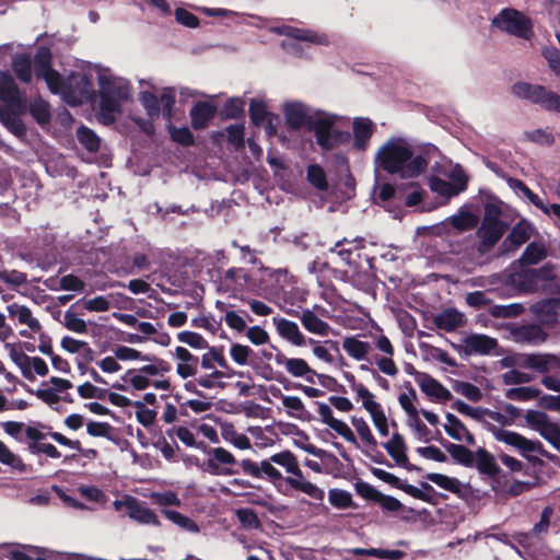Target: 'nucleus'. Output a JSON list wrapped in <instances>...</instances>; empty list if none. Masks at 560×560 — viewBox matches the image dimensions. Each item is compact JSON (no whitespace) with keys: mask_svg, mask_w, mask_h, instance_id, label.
I'll list each match as a JSON object with an SVG mask.
<instances>
[{"mask_svg":"<svg viewBox=\"0 0 560 560\" xmlns=\"http://www.w3.org/2000/svg\"><path fill=\"white\" fill-rule=\"evenodd\" d=\"M438 153V147L432 143L418 145L416 152L404 139L396 138L386 141L377 150L375 164L387 174L411 179L423 174L430 160Z\"/></svg>","mask_w":560,"mask_h":560,"instance_id":"1","label":"nucleus"},{"mask_svg":"<svg viewBox=\"0 0 560 560\" xmlns=\"http://www.w3.org/2000/svg\"><path fill=\"white\" fill-rule=\"evenodd\" d=\"M307 131L314 135L317 145L325 152L348 143L351 138L349 131L336 127V116L324 112L315 113Z\"/></svg>","mask_w":560,"mask_h":560,"instance_id":"2","label":"nucleus"},{"mask_svg":"<svg viewBox=\"0 0 560 560\" xmlns=\"http://www.w3.org/2000/svg\"><path fill=\"white\" fill-rule=\"evenodd\" d=\"M100 109L105 125L116 120L115 114L121 112L122 102L129 97V86L126 83L101 77L100 78Z\"/></svg>","mask_w":560,"mask_h":560,"instance_id":"3","label":"nucleus"},{"mask_svg":"<svg viewBox=\"0 0 560 560\" xmlns=\"http://www.w3.org/2000/svg\"><path fill=\"white\" fill-rule=\"evenodd\" d=\"M492 26L501 32L524 40L534 37V22L524 12L514 8H503L491 20Z\"/></svg>","mask_w":560,"mask_h":560,"instance_id":"4","label":"nucleus"},{"mask_svg":"<svg viewBox=\"0 0 560 560\" xmlns=\"http://www.w3.org/2000/svg\"><path fill=\"white\" fill-rule=\"evenodd\" d=\"M512 92L515 96L538 104L547 110L560 113V95L542 85L516 82L512 86Z\"/></svg>","mask_w":560,"mask_h":560,"instance_id":"5","label":"nucleus"},{"mask_svg":"<svg viewBox=\"0 0 560 560\" xmlns=\"http://www.w3.org/2000/svg\"><path fill=\"white\" fill-rule=\"evenodd\" d=\"M371 472L373 474V476H375L377 479L382 480L383 482H386V483L390 485L392 487L404 491L405 493H407L408 495H410L417 500H420V501H423V502H427L430 504H436V501L430 494V493L435 492V490L430 483H428L425 481L420 482L421 489H419L412 485H409L407 481H402L394 474L388 472L384 469L372 468Z\"/></svg>","mask_w":560,"mask_h":560,"instance_id":"6","label":"nucleus"},{"mask_svg":"<svg viewBox=\"0 0 560 560\" xmlns=\"http://www.w3.org/2000/svg\"><path fill=\"white\" fill-rule=\"evenodd\" d=\"M527 425L560 451V425L550 420L549 416L539 410H527L525 416Z\"/></svg>","mask_w":560,"mask_h":560,"instance_id":"7","label":"nucleus"},{"mask_svg":"<svg viewBox=\"0 0 560 560\" xmlns=\"http://www.w3.org/2000/svg\"><path fill=\"white\" fill-rule=\"evenodd\" d=\"M0 101L4 105L3 108H9L13 114L27 112V101L8 71H0Z\"/></svg>","mask_w":560,"mask_h":560,"instance_id":"8","label":"nucleus"},{"mask_svg":"<svg viewBox=\"0 0 560 560\" xmlns=\"http://www.w3.org/2000/svg\"><path fill=\"white\" fill-rule=\"evenodd\" d=\"M549 288L550 293H553L557 296L536 302L532 306V311L537 316L541 325L553 327L559 323L560 317V284L550 283Z\"/></svg>","mask_w":560,"mask_h":560,"instance_id":"9","label":"nucleus"},{"mask_svg":"<svg viewBox=\"0 0 560 560\" xmlns=\"http://www.w3.org/2000/svg\"><path fill=\"white\" fill-rule=\"evenodd\" d=\"M206 470L215 476H233L240 471L231 466L236 465L235 456L223 447H214L211 457L207 459Z\"/></svg>","mask_w":560,"mask_h":560,"instance_id":"10","label":"nucleus"},{"mask_svg":"<svg viewBox=\"0 0 560 560\" xmlns=\"http://www.w3.org/2000/svg\"><path fill=\"white\" fill-rule=\"evenodd\" d=\"M518 366L534 370L540 374L560 370V353H524L521 355Z\"/></svg>","mask_w":560,"mask_h":560,"instance_id":"11","label":"nucleus"},{"mask_svg":"<svg viewBox=\"0 0 560 560\" xmlns=\"http://www.w3.org/2000/svg\"><path fill=\"white\" fill-rule=\"evenodd\" d=\"M382 446L386 450L388 455L396 462L397 465L409 471H422L421 467L409 463L406 453L408 447L404 436L400 433H393L392 439L385 443H382Z\"/></svg>","mask_w":560,"mask_h":560,"instance_id":"12","label":"nucleus"},{"mask_svg":"<svg viewBox=\"0 0 560 560\" xmlns=\"http://www.w3.org/2000/svg\"><path fill=\"white\" fill-rule=\"evenodd\" d=\"M474 466H476V468L481 475H487L492 478L491 488L493 491H501V482L498 477V475L501 471V468L498 465L495 457L492 453H490L486 448L477 450Z\"/></svg>","mask_w":560,"mask_h":560,"instance_id":"13","label":"nucleus"},{"mask_svg":"<svg viewBox=\"0 0 560 560\" xmlns=\"http://www.w3.org/2000/svg\"><path fill=\"white\" fill-rule=\"evenodd\" d=\"M283 116L290 130H299L302 127L308 129V121L315 117L308 115L307 107L302 102H289L283 106Z\"/></svg>","mask_w":560,"mask_h":560,"instance_id":"14","label":"nucleus"},{"mask_svg":"<svg viewBox=\"0 0 560 560\" xmlns=\"http://www.w3.org/2000/svg\"><path fill=\"white\" fill-rule=\"evenodd\" d=\"M506 229L505 222H481L477 231V235L480 237L478 250L482 254L488 253L501 240Z\"/></svg>","mask_w":560,"mask_h":560,"instance_id":"15","label":"nucleus"},{"mask_svg":"<svg viewBox=\"0 0 560 560\" xmlns=\"http://www.w3.org/2000/svg\"><path fill=\"white\" fill-rule=\"evenodd\" d=\"M317 406V412L320 417V420L329 425L334 431H336L341 438H343L347 442L354 444L358 446V440L352 432V430L341 420H338L334 417L331 408L320 401H315Z\"/></svg>","mask_w":560,"mask_h":560,"instance_id":"16","label":"nucleus"},{"mask_svg":"<svg viewBox=\"0 0 560 560\" xmlns=\"http://www.w3.org/2000/svg\"><path fill=\"white\" fill-rule=\"evenodd\" d=\"M271 463L270 459H265L258 464L249 458H245L240 462V466L245 475L254 478H262V475H266L270 481L276 482L282 479V474Z\"/></svg>","mask_w":560,"mask_h":560,"instance_id":"17","label":"nucleus"},{"mask_svg":"<svg viewBox=\"0 0 560 560\" xmlns=\"http://www.w3.org/2000/svg\"><path fill=\"white\" fill-rule=\"evenodd\" d=\"M363 247L364 238L360 237L348 240L345 237L336 242L335 246L330 248V252L336 253L348 266L359 267V264L353 256L355 255L357 257H360L358 250Z\"/></svg>","mask_w":560,"mask_h":560,"instance_id":"18","label":"nucleus"},{"mask_svg":"<svg viewBox=\"0 0 560 560\" xmlns=\"http://www.w3.org/2000/svg\"><path fill=\"white\" fill-rule=\"evenodd\" d=\"M217 106L212 102L199 101L190 109V122L195 130H201L208 127L210 120L217 114Z\"/></svg>","mask_w":560,"mask_h":560,"instance_id":"19","label":"nucleus"},{"mask_svg":"<svg viewBox=\"0 0 560 560\" xmlns=\"http://www.w3.org/2000/svg\"><path fill=\"white\" fill-rule=\"evenodd\" d=\"M421 390L438 402H447L453 398L452 393L443 386L438 380L429 374H422L417 380Z\"/></svg>","mask_w":560,"mask_h":560,"instance_id":"20","label":"nucleus"},{"mask_svg":"<svg viewBox=\"0 0 560 560\" xmlns=\"http://www.w3.org/2000/svg\"><path fill=\"white\" fill-rule=\"evenodd\" d=\"M451 407H452V409L456 410L457 412H459L464 416L470 417L471 419L482 423V425L486 428V430L489 431L490 433H492L493 436H494V432H495L494 429H499L498 427H495L494 424L490 423L489 421H487L485 419L486 417L489 418V413H490L489 408H483V407L475 408V407L469 406L468 404H466L465 401H463L460 399L455 400Z\"/></svg>","mask_w":560,"mask_h":560,"instance_id":"21","label":"nucleus"},{"mask_svg":"<svg viewBox=\"0 0 560 560\" xmlns=\"http://www.w3.org/2000/svg\"><path fill=\"white\" fill-rule=\"evenodd\" d=\"M447 423L444 424V430L448 436L456 441H465L467 445L475 446V435L467 429L459 418L455 415L447 412L445 415Z\"/></svg>","mask_w":560,"mask_h":560,"instance_id":"22","label":"nucleus"},{"mask_svg":"<svg viewBox=\"0 0 560 560\" xmlns=\"http://www.w3.org/2000/svg\"><path fill=\"white\" fill-rule=\"evenodd\" d=\"M353 129V147L358 150H365L374 133L375 126L370 118H354Z\"/></svg>","mask_w":560,"mask_h":560,"instance_id":"23","label":"nucleus"},{"mask_svg":"<svg viewBox=\"0 0 560 560\" xmlns=\"http://www.w3.org/2000/svg\"><path fill=\"white\" fill-rule=\"evenodd\" d=\"M514 337L518 342L538 346L546 342L549 335L538 324H526L514 330Z\"/></svg>","mask_w":560,"mask_h":560,"instance_id":"24","label":"nucleus"},{"mask_svg":"<svg viewBox=\"0 0 560 560\" xmlns=\"http://www.w3.org/2000/svg\"><path fill=\"white\" fill-rule=\"evenodd\" d=\"M497 346V339L487 335H469L464 340V350L467 354H489Z\"/></svg>","mask_w":560,"mask_h":560,"instance_id":"25","label":"nucleus"},{"mask_svg":"<svg viewBox=\"0 0 560 560\" xmlns=\"http://www.w3.org/2000/svg\"><path fill=\"white\" fill-rule=\"evenodd\" d=\"M275 325L277 327L278 334L290 341L292 345L302 347L306 345L305 336L300 331V328L296 323L289 320L287 318H273Z\"/></svg>","mask_w":560,"mask_h":560,"instance_id":"26","label":"nucleus"},{"mask_svg":"<svg viewBox=\"0 0 560 560\" xmlns=\"http://www.w3.org/2000/svg\"><path fill=\"white\" fill-rule=\"evenodd\" d=\"M438 442L446 450V452L452 456V458L457 464H460L465 467L474 466L476 453L470 451L468 447L460 444L452 443L444 439L442 435H440Z\"/></svg>","mask_w":560,"mask_h":560,"instance_id":"27","label":"nucleus"},{"mask_svg":"<svg viewBox=\"0 0 560 560\" xmlns=\"http://www.w3.org/2000/svg\"><path fill=\"white\" fill-rule=\"evenodd\" d=\"M434 325L444 331L451 332L465 324L464 314L454 307L446 308L433 317Z\"/></svg>","mask_w":560,"mask_h":560,"instance_id":"28","label":"nucleus"},{"mask_svg":"<svg viewBox=\"0 0 560 560\" xmlns=\"http://www.w3.org/2000/svg\"><path fill=\"white\" fill-rule=\"evenodd\" d=\"M127 513L130 518L137 521L138 523L161 526V522L158 515L151 509L138 502L136 499H131L127 502Z\"/></svg>","mask_w":560,"mask_h":560,"instance_id":"29","label":"nucleus"},{"mask_svg":"<svg viewBox=\"0 0 560 560\" xmlns=\"http://www.w3.org/2000/svg\"><path fill=\"white\" fill-rule=\"evenodd\" d=\"M494 439L499 442H503L510 446L516 447L522 453H532L533 452V440H528L522 434L508 431L504 429H494Z\"/></svg>","mask_w":560,"mask_h":560,"instance_id":"30","label":"nucleus"},{"mask_svg":"<svg viewBox=\"0 0 560 560\" xmlns=\"http://www.w3.org/2000/svg\"><path fill=\"white\" fill-rule=\"evenodd\" d=\"M7 310L9 316L18 317L20 324L27 325V327L34 332L40 331L42 325L39 320L33 317L32 311L27 306L12 303L8 305Z\"/></svg>","mask_w":560,"mask_h":560,"instance_id":"31","label":"nucleus"},{"mask_svg":"<svg viewBox=\"0 0 560 560\" xmlns=\"http://www.w3.org/2000/svg\"><path fill=\"white\" fill-rule=\"evenodd\" d=\"M300 320L303 327L315 335L327 336L330 330V326L325 320L320 319L313 311L305 308L303 310Z\"/></svg>","mask_w":560,"mask_h":560,"instance_id":"32","label":"nucleus"},{"mask_svg":"<svg viewBox=\"0 0 560 560\" xmlns=\"http://www.w3.org/2000/svg\"><path fill=\"white\" fill-rule=\"evenodd\" d=\"M548 256V249L541 242H530L518 258L521 266H532L540 262Z\"/></svg>","mask_w":560,"mask_h":560,"instance_id":"33","label":"nucleus"},{"mask_svg":"<svg viewBox=\"0 0 560 560\" xmlns=\"http://www.w3.org/2000/svg\"><path fill=\"white\" fill-rule=\"evenodd\" d=\"M23 114H13L9 108H0V121L14 136L21 138L26 133V126L20 119Z\"/></svg>","mask_w":560,"mask_h":560,"instance_id":"34","label":"nucleus"},{"mask_svg":"<svg viewBox=\"0 0 560 560\" xmlns=\"http://www.w3.org/2000/svg\"><path fill=\"white\" fill-rule=\"evenodd\" d=\"M342 348L349 357L358 361L366 359V355L371 350L369 342L359 340L355 337H346L342 342Z\"/></svg>","mask_w":560,"mask_h":560,"instance_id":"35","label":"nucleus"},{"mask_svg":"<svg viewBox=\"0 0 560 560\" xmlns=\"http://www.w3.org/2000/svg\"><path fill=\"white\" fill-rule=\"evenodd\" d=\"M349 552L353 556H370V557H376L380 559H389V560H400L405 558L406 553L401 550L394 549H382V548H352L349 550Z\"/></svg>","mask_w":560,"mask_h":560,"instance_id":"36","label":"nucleus"},{"mask_svg":"<svg viewBox=\"0 0 560 560\" xmlns=\"http://www.w3.org/2000/svg\"><path fill=\"white\" fill-rule=\"evenodd\" d=\"M12 70L23 83L32 81V60L27 54H19L12 60Z\"/></svg>","mask_w":560,"mask_h":560,"instance_id":"37","label":"nucleus"},{"mask_svg":"<svg viewBox=\"0 0 560 560\" xmlns=\"http://www.w3.org/2000/svg\"><path fill=\"white\" fill-rule=\"evenodd\" d=\"M48 435L58 444L73 448L89 459H94L98 456V452L95 448H83L79 440H71L60 432H48Z\"/></svg>","mask_w":560,"mask_h":560,"instance_id":"38","label":"nucleus"},{"mask_svg":"<svg viewBox=\"0 0 560 560\" xmlns=\"http://www.w3.org/2000/svg\"><path fill=\"white\" fill-rule=\"evenodd\" d=\"M279 34L284 35L287 37L302 40V42H310L315 44H323L322 36L317 35L316 33L303 30L290 25H283L278 31Z\"/></svg>","mask_w":560,"mask_h":560,"instance_id":"39","label":"nucleus"},{"mask_svg":"<svg viewBox=\"0 0 560 560\" xmlns=\"http://www.w3.org/2000/svg\"><path fill=\"white\" fill-rule=\"evenodd\" d=\"M425 479L435 483L440 488L447 490L454 494L459 495L462 493V483L455 477H448L439 472H428Z\"/></svg>","mask_w":560,"mask_h":560,"instance_id":"40","label":"nucleus"},{"mask_svg":"<svg viewBox=\"0 0 560 560\" xmlns=\"http://www.w3.org/2000/svg\"><path fill=\"white\" fill-rule=\"evenodd\" d=\"M52 56L47 47H40L34 56V71L37 79H42L54 68L51 67Z\"/></svg>","mask_w":560,"mask_h":560,"instance_id":"41","label":"nucleus"},{"mask_svg":"<svg viewBox=\"0 0 560 560\" xmlns=\"http://www.w3.org/2000/svg\"><path fill=\"white\" fill-rule=\"evenodd\" d=\"M27 110L35 119V121L40 126L47 125L51 120L49 103L43 98H37L32 102L30 106H27Z\"/></svg>","mask_w":560,"mask_h":560,"instance_id":"42","label":"nucleus"},{"mask_svg":"<svg viewBox=\"0 0 560 560\" xmlns=\"http://www.w3.org/2000/svg\"><path fill=\"white\" fill-rule=\"evenodd\" d=\"M285 482L294 490H299L301 492L306 493L314 500L323 501L325 497V492L323 489L318 488L316 485L310 481L299 480L292 477H287Z\"/></svg>","mask_w":560,"mask_h":560,"instance_id":"43","label":"nucleus"},{"mask_svg":"<svg viewBox=\"0 0 560 560\" xmlns=\"http://www.w3.org/2000/svg\"><path fill=\"white\" fill-rule=\"evenodd\" d=\"M245 102L241 97H230L220 110L222 119H238L244 116Z\"/></svg>","mask_w":560,"mask_h":560,"instance_id":"44","label":"nucleus"},{"mask_svg":"<svg viewBox=\"0 0 560 560\" xmlns=\"http://www.w3.org/2000/svg\"><path fill=\"white\" fill-rule=\"evenodd\" d=\"M275 397H281L282 404L289 409L288 415L294 418H302V412L305 411V406L298 396H285L279 388L271 390Z\"/></svg>","mask_w":560,"mask_h":560,"instance_id":"45","label":"nucleus"},{"mask_svg":"<svg viewBox=\"0 0 560 560\" xmlns=\"http://www.w3.org/2000/svg\"><path fill=\"white\" fill-rule=\"evenodd\" d=\"M78 141L89 151L97 152L101 147V140L98 136L89 127L80 126L77 129Z\"/></svg>","mask_w":560,"mask_h":560,"instance_id":"46","label":"nucleus"},{"mask_svg":"<svg viewBox=\"0 0 560 560\" xmlns=\"http://www.w3.org/2000/svg\"><path fill=\"white\" fill-rule=\"evenodd\" d=\"M532 225L521 220L517 222L508 234V241L512 242L514 246L520 247L530 238Z\"/></svg>","mask_w":560,"mask_h":560,"instance_id":"47","label":"nucleus"},{"mask_svg":"<svg viewBox=\"0 0 560 560\" xmlns=\"http://www.w3.org/2000/svg\"><path fill=\"white\" fill-rule=\"evenodd\" d=\"M478 221V217L468 211H463L448 219L450 224L459 232L469 231L476 228Z\"/></svg>","mask_w":560,"mask_h":560,"instance_id":"48","label":"nucleus"},{"mask_svg":"<svg viewBox=\"0 0 560 560\" xmlns=\"http://www.w3.org/2000/svg\"><path fill=\"white\" fill-rule=\"evenodd\" d=\"M307 182L320 191L328 189L327 176L324 168L318 164H311L306 170Z\"/></svg>","mask_w":560,"mask_h":560,"instance_id":"49","label":"nucleus"},{"mask_svg":"<svg viewBox=\"0 0 560 560\" xmlns=\"http://www.w3.org/2000/svg\"><path fill=\"white\" fill-rule=\"evenodd\" d=\"M351 423L354 427V429L357 430L361 440L372 450H376L378 443H377L376 439L374 438L366 421L363 418H358L355 416H352Z\"/></svg>","mask_w":560,"mask_h":560,"instance_id":"50","label":"nucleus"},{"mask_svg":"<svg viewBox=\"0 0 560 560\" xmlns=\"http://www.w3.org/2000/svg\"><path fill=\"white\" fill-rule=\"evenodd\" d=\"M162 513L164 514V516L167 520H170L172 523L179 526L182 529H185V530L191 532V533L199 532V526L196 524L195 521H192L188 516H186L177 511L166 510V509H163Z\"/></svg>","mask_w":560,"mask_h":560,"instance_id":"51","label":"nucleus"},{"mask_svg":"<svg viewBox=\"0 0 560 560\" xmlns=\"http://www.w3.org/2000/svg\"><path fill=\"white\" fill-rule=\"evenodd\" d=\"M541 390L537 387H512L505 390L504 396L508 399L516 400V401H529L539 397Z\"/></svg>","mask_w":560,"mask_h":560,"instance_id":"52","label":"nucleus"},{"mask_svg":"<svg viewBox=\"0 0 560 560\" xmlns=\"http://www.w3.org/2000/svg\"><path fill=\"white\" fill-rule=\"evenodd\" d=\"M328 500L329 503L336 509H349L357 508L352 500V495L350 492L341 489H330L328 491Z\"/></svg>","mask_w":560,"mask_h":560,"instance_id":"53","label":"nucleus"},{"mask_svg":"<svg viewBox=\"0 0 560 560\" xmlns=\"http://www.w3.org/2000/svg\"><path fill=\"white\" fill-rule=\"evenodd\" d=\"M235 515L241 526L245 529H259L261 527L260 520L253 509H237Z\"/></svg>","mask_w":560,"mask_h":560,"instance_id":"54","label":"nucleus"},{"mask_svg":"<svg viewBox=\"0 0 560 560\" xmlns=\"http://www.w3.org/2000/svg\"><path fill=\"white\" fill-rule=\"evenodd\" d=\"M525 308L521 303H512L509 305H493L489 313L495 318H513L522 315Z\"/></svg>","mask_w":560,"mask_h":560,"instance_id":"55","label":"nucleus"},{"mask_svg":"<svg viewBox=\"0 0 560 560\" xmlns=\"http://www.w3.org/2000/svg\"><path fill=\"white\" fill-rule=\"evenodd\" d=\"M453 389L457 394L463 395L464 397H466L468 400H470L472 402H478L482 399L481 389L478 386H476L469 382L457 381L453 385Z\"/></svg>","mask_w":560,"mask_h":560,"instance_id":"56","label":"nucleus"},{"mask_svg":"<svg viewBox=\"0 0 560 560\" xmlns=\"http://www.w3.org/2000/svg\"><path fill=\"white\" fill-rule=\"evenodd\" d=\"M140 102L144 107L147 115L151 118H158L161 114L160 101L159 97L149 91H144L140 93Z\"/></svg>","mask_w":560,"mask_h":560,"instance_id":"57","label":"nucleus"},{"mask_svg":"<svg viewBox=\"0 0 560 560\" xmlns=\"http://www.w3.org/2000/svg\"><path fill=\"white\" fill-rule=\"evenodd\" d=\"M168 132H170L172 141H174L180 145L190 147L195 143L194 133L190 131V129L188 127L177 128L174 125L170 124Z\"/></svg>","mask_w":560,"mask_h":560,"instance_id":"58","label":"nucleus"},{"mask_svg":"<svg viewBox=\"0 0 560 560\" xmlns=\"http://www.w3.org/2000/svg\"><path fill=\"white\" fill-rule=\"evenodd\" d=\"M11 360L21 369L22 375L33 382L35 381V375L31 370V358L23 352H18L14 348L10 351Z\"/></svg>","mask_w":560,"mask_h":560,"instance_id":"59","label":"nucleus"},{"mask_svg":"<svg viewBox=\"0 0 560 560\" xmlns=\"http://www.w3.org/2000/svg\"><path fill=\"white\" fill-rule=\"evenodd\" d=\"M248 115L253 125L261 126L268 115L265 102L256 98L250 100Z\"/></svg>","mask_w":560,"mask_h":560,"instance_id":"60","label":"nucleus"},{"mask_svg":"<svg viewBox=\"0 0 560 560\" xmlns=\"http://www.w3.org/2000/svg\"><path fill=\"white\" fill-rule=\"evenodd\" d=\"M0 463L11 466L19 471L25 470V464L21 457L12 453L2 441H0Z\"/></svg>","mask_w":560,"mask_h":560,"instance_id":"61","label":"nucleus"},{"mask_svg":"<svg viewBox=\"0 0 560 560\" xmlns=\"http://www.w3.org/2000/svg\"><path fill=\"white\" fill-rule=\"evenodd\" d=\"M177 339L194 349L209 348L208 341L198 332L184 330L177 334Z\"/></svg>","mask_w":560,"mask_h":560,"instance_id":"62","label":"nucleus"},{"mask_svg":"<svg viewBox=\"0 0 560 560\" xmlns=\"http://www.w3.org/2000/svg\"><path fill=\"white\" fill-rule=\"evenodd\" d=\"M287 371L294 377H303L307 374L317 375V373L310 368L308 363L300 358L290 359L288 361Z\"/></svg>","mask_w":560,"mask_h":560,"instance_id":"63","label":"nucleus"},{"mask_svg":"<svg viewBox=\"0 0 560 560\" xmlns=\"http://www.w3.org/2000/svg\"><path fill=\"white\" fill-rule=\"evenodd\" d=\"M541 55L555 74L560 77V50L555 46H546L542 48Z\"/></svg>","mask_w":560,"mask_h":560,"instance_id":"64","label":"nucleus"}]
</instances>
